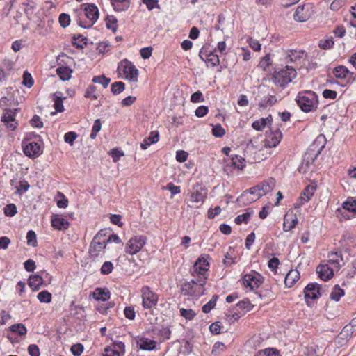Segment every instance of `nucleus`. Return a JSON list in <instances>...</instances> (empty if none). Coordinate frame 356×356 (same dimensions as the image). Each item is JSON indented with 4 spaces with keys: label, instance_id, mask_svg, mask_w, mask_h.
I'll list each match as a JSON object with an SVG mask.
<instances>
[{
    "label": "nucleus",
    "instance_id": "c85d7f7f",
    "mask_svg": "<svg viewBox=\"0 0 356 356\" xmlns=\"http://www.w3.org/2000/svg\"><path fill=\"white\" fill-rule=\"evenodd\" d=\"M43 283V279L38 275L30 276L29 279V285L33 290L37 291Z\"/></svg>",
    "mask_w": 356,
    "mask_h": 356
},
{
    "label": "nucleus",
    "instance_id": "9b49d317",
    "mask_svg": "<svg viewBox=\"0 0 356 356\" xmlns=\"http://www.w3.org/2000/svg\"><path fill=\"white\" fill-rule=\"evenodd\" d=\"M142 298L144 308L151 309L157 302L158 296L149 287L145 286L142 289Z\"/></svg>",
    "mask_w": 356,
    "mask_h": 356
},
{
    "label": "nucleus",
    "instance_id": "9d476101",
    "mask_svg": "<svg viewBox=\"0 0 356 356\" xmlns=\"http://www.w3.org/2000/svg\"><path fill=\"white\" fill-rule=\"evenodd\" d=\"M321 286L316 283H309L305 288V298L308 306L310 307L312 301L321 296Z\"/></svg>",
    "mask_w": 356,
    "mask_h": 356
},
{
    "label": "nucleus",
    "instance_id": "cd10ccee",
    "mask_svg": "<svg viewBox=\"0 0 356 356\" xmlns=\"http://www.w3.org/2000/svg\"><path fill=\"white\" fill-rule=\"evenodd\" d=\"M93 298L97 300L106 301L110 298V291L106 288H97L93 292Z\"/></svg>",
    "mask_w": 356,
    "mask_h": 356
},
{
    "label": "nucleus",
    "instance_id": "412c9836",
    "mask_svg": "<svg viewBox=\"0 0 356 356\" xmlns=\"http://www.w3.org/2000/svg\"><path fill=\"white\" fill-rule=\"evenodd\" d=\"M304 52L303 51H297L296 50H289L285 52L284 56L283 57V60L286 63H296L302 58Z\"/></svg>",
    "mask_w": 356,
    "mask_h": 356
},
{
    "label": "nucleus",
    "instance_id": "338daca9",
    "mask_svg": "<svg viewBox=\"0 0 356 356\" xmlns=\"http://www.w3.org/2000/svg\"><path fill=\"white\" fill-rule=\"evenodd\" d=\"M188 153L184 150H179L177 152L176 159L179 162H184L188 158Z\"/></svg>",
    "mask_w": 356,
    "mask_h": 356
},
{
    "label": "nucleus",
    "instance_id": "ddd939ff",
    "mask_svg": "<svg viewBox=\"0 0 356 356\" xmlns=\"http://www.w3.org/2000/svg\"><path fill=\"white\" fill-rule=\"evenodd\" d=\"M24 153L30 158L38 157L42 154L40 145L35 142H22Z\"/></svg>",
    "mask_w": 356,
    "mask_h": 356
},
{
    "label": "nucleus",
    "instance_id": "09e8293b",
    "mask_svg": "<svg viewBox=\"0 0 356 356\" xmlns=\"http://www.w3.org/2000/svg\"><path fill=\"white\" fill-rule=\"evenodd\" d=\"M113 269V265L111 261H105L101 267V273L103 275L110 274Z\"/></svg>",
    "mask_w": 356,
    "mask_h": 356
},
{
    "label": "nucleus",
    "instance_id": "774afa93",
    "mask_svg": "<svg viewBox=\"0 0 356 356\" xmlns=\"http://www.w3.org/2000/svg\"><path fill=\"white\" fill-rule=\"evenodd\" d=\"M191 101L194 103L200 102L204 101L202 93L200 91H197L192 94L191 96Z\"/></svg>",
    "mask_w": 356,
    "mask_h": 356
},
{
    "label": "nucleus",
    "instance_id": "423d86ee",
    "mask_svg": "<svg viewBox=\"0 0 356 356\" xmlns=\"http://www.w3.org/2000/svg\"><path fill=\"white\" fill-rule=\"evenodd\" d=\"M188 195V207L192 209H199L205 201L207 196V191L200 186H196L193 187L192 192Z\"/></svg>",
    "mask_w": 356,
    "mask_h": 356
},
{
    "label": "nucleus",
    "instance_id": "4d7b16f0",
    "mask_svg": "<svg viewBox=\"0 0 356 356\" xmlns=\"http://www.w3.org/2000/svg\"><path fill=\"white\" fill-rule=\"evenodd\" d=\"M212 133L216 137L221 138L225 134V131L220 124H218L213 127Z\"/></svg>",
    "mask_w": 356,
    "mask_h": 356
},
{
    "label": "nucleus",
    "instance_id": "dca6fc26",
    "mask_svg": "<svg viewBox=\"0 0 356 356\" xmlns=\"http://www.w3.org/2000/svg\"><path fill=\"white\" fill-rule=\"evenodd\" d=\"M325 143V137L323 136H319L316 138L313 144L309 147L307 154H309L310 153L313 154L312 152H314V156L312 159L313 161L321 154L322 149L324 147Z\"/></svg>",
    "mask_w": 356,
    "mask_h": 356
},
{
    "label": "nucleus",
    "instance_id": "7ed1b4c3",
    "mask_svg": "<svg viewBox=\"0 0 356 356\" xmlns=\"http://www.w3.org/2000/svg\"><path fill=\"white\" fill-rule=\"evenodd\" d=\"M297 72L294 67L288 65L284 69L275 71L273 81L278 86L284 87L296 77Z\"/></svg>",
    "mask_w": 356,
    "mask_h": 356
},
{
    "label": "nucleus",
    "instance_id": "0eeeda50",
    "mask_svg": "<svg viewBox=\"0 0 356 356\" xmlns=\"http://www.w3.org/2000/svg\"><path fill=\"white\" fill-rule=\"evenodd\" d=\"M81 9L83 10L86 17L90 20L89 23H84L79 21V25L84 29H88L97 22L99 18V9L94 3H83L81 5Z\"/></svg>",
    "mask_w": 356,
    "mask_h": 356
},
{
    "label": "nucleus",
    "instance_id": "a19ab883",
    "mask_svg": "<svg viewBox=\"0 0 356 356\" xmlns=\"http://www.w3.org/2000/svg\"><path fill=\"white\" fill-rule=\"evenodd\" d=\"M124 88L125 85L123 82H114L111 84V92L113 95H118L124 90Z\"/></svg>",
    "mask_w": 356,
    "mask_h": 356
},
{
    "label": "nucleus",
    "instance_id": "39448f33",
    "mask_svg": "<svg viewBox=\"0 0 356 356\" xmlns=\"http://www.w3.org/2000/svg\"><path fill=\"white\" fill-rule=\"evenodd\" d=\"M106 232L100 230L93 238L89 248V254L91 258L95 259L105 249L106 243Z\"/></svg>",
    "mask_w": 356,
    "mask_h": 356
},
{
    "label": "nucleus",
    "instance_id": "f3484780",
    "mask_svg": "<svg viewBox=\"0 0 356 356\" xmlns=\"http://www.w3.org/2000/svg\"><path fill=\"white\" fill-rule=\"evenodd\" d=\"M316 273L318 274V277L324 281L329 280L333 275V269L327 264H319L316 267Z\"/></svg>",
    "mask_w": 356,
    "mask_h": 356
},
{
    "label": "nucleus",
    "instance_id": "5fc2aeb1",
    "mask_svg": "<svg viewBox=\"0 0 356 356\" xmlns=\"http://www.w3.org/2000/svg\"><path fill=\"white\" fill-rule=\"evenodd\" d=\"M83 351V346L81 343L74 344L71 347V352L74 356H80Z\"/></svg>",
    "mask_w": 356,
    "mask_h": 356
},
{
    "label": "nucleus",
    "instance_id": "f257e3e1",
    "mask_svg": "<svg viewBox=\"0 0 356 356\" xmlns=\"http://www.w3.org/2000/svg\"><path fill=\"white\" fill-rule=\"evenodd\" d=\"M296 102L304 112H310L316 109L318 98L316 93L312 90H304L298 92Z\"/></svg>",
    "mask_w": 356,
    "mask_h": 356
},
{
    "label": "nucleus",
    "instance_id": "aec40b11",
    "mask_svg": "<svg viewBox=\"0 0 356 356\" xmlns=\"http://www.w3.org/2000/svg\"><path fill=\"white\" fill-rule=\"evenodd\" d=\"M137 346L142 350H152L156 348V341L148 338L140 337L136 341Z\"/></svg>",
    "mask_w": 356,
    "mask_h": 356
},
{
    "label": "nucleus",
    "instance_id": "37998d69",
    "mask_svg": "<svg viewBox=\"0 0 356 356\" xmlns=\"http://www.w3.org/2000/svg\"><path fill=\"white\" fill-rule=\"evenodd\" d=\"M102 123L99 119H97L92 126V132L90 134V138L95 139L97 135V133L101 130Z\"/></svg>",
    "mask_w": 356,
    "mask_h": 356
},
{
    "label": "nucleus",
    "instance_id": "1a4fd4ad",
    "mask_svg": "<svg viewBox=\"0 0 356 356\" xmlns=\"http://www.w3.org/2000/svg\"><path fill=\"white\" fill-rule=\"evenodd\" d=\"M147 238L144 236H134L131 237L125 246V252L129 254L138 253L144 246Z\"/></svg>",
    "mask_w": 356,
    "mask_h": 356
},
{
    "label": "nucleus",
    "instance_id": "c756f323",
    "mask_svg": "<svg viewBox=\"0 0 356 356\" xmlns=\"http://www.w3.org/2000/svg\"><path fill=\"white\" fill-rule=\"evenodd\" d=\"M232 166L238 170H242L245 166V159L242 157L239 158L237 156H236V158L232 157L231 165L227 164L225 168V171H228Z\"/></svg>",
    "mask_w": 356,
    "mask_h": 356
},
{
    "label": "nucleus",
    "instance_id": "7c9ffc66",
    "mask_svg": "<svg viewBox=\"0 0 356 356\" xmlns=\"http://www.w3.org/2000/svg\"><path fill=\"white\" fill-rule=\"evenodd\" d=\"M341 208L344 209V210H346L348 212H350L352 216L355 217L356 216V200L348 199L343 203Z\"/></svg>",
    "mask_w": 356,
    "mask_h": 356
},
{
    "label": "nucleus",
    "instance_id": "473e14b6",
    "mask_svg": "<svg viewBox=\"0 0 356 356\" xmlns=\"http://www.w3.org/2000/svg\"><path fill=\"white\" fill-rule=\"evenodd\" d=\"M72 70L67 67H59L56 69L57 74L63 81H67L71 78Z\"/></svg>",
    "mask_w": 356,
    "mask_h": 356
},
{
    "label": "nucleus",
    "instance_id": "79ce46f5",
    "mask_svg": "<svg viewBox=\"0 0 356 356\" xmlns=\"http://www.w3.org/2000/svg\"><path fill=\"white\" fill-rule=\"evenodd\" d=\"M351 213L346 211V210H344V209L339 208L336 211V215L337 218L340 220H349L350 218H352V215H350Z\"/></svg>",
    "mask_w": 356,
    "mask_h": 356
},
{
    "label": "nucleus",
    "instance_id": "864d4df0",
    "mask_svg": "<svg viewBox=\"0 0 356 356\" xmlns=\"http://www.w3.org/2000/svg\"><path fill=\"white\" fill-rule=\"evenodd\" d=\"M59 22L62 27L66 28L70 23V15L66 13L60 14L59 16Z\"/></svg>",
    "mask_w": 356,
    "mask_h": 356
},
{
    "label": "nucleus",
    "instance_id": "72a5a7b5",
    "mask_svg": "<svg viewBox=\"0 0 356 356\" xmlns=\"http://www.w3.org/2000/svg\"><path fill=\"white\" fill-rule=\"evenodd\" d=\"M298 222V219L296 217L292 218L291 219L289 218L288 215L285 216L283 224V229L284 232H289L293 228L295 227Z\"/></svg>",
    "mask_w": 356,
    "mask_h": 356
},
{
    "label": "nucleus",
    "instance_id": "c03bdc74",
    "mask_svg": "<svg viewBox=\"0 0 356 356\" xmlns=\"http://www.w3.org/2000/svg\"><path fill=\"white\" fill-rule=\"evenodd\" d=\"M27 243L29 245L35 247L37 245V238L35 232L30 230L26 235Z\"/></svg>",
    "mask_w": 356,
    "mask_h": 356
},
{
    "label": "nucleus",
    "instance_id": "f704fd0d",
    "mask_svg": "<svg viewBox=\"0 0 356 356\" xmlns=\"http://www.w3.org/2000/svg\"><path fill=\"white\" fill-rule=\"evenodd\" d=\"M333 73L337 78L343 79L348 76L349 71L346 67L340 65L334 69Z\"/></svg>",
    "mask_w": 356,
    "mask_h": 356
},
{
    "label": "nucleus",
    "instance_id": "b1692460",
    "mask_svg": "<svg viewBox=\"0 0 356 356\" xmlns=\"http://www.w3.org/2000/svg\"><path fill=\"white\" fill-rule=\"evenodd\" d=\"M272 121H273V118L270 115H269L266 118H262L258 120L254 121L252 123V126L257 131H262L268 124H271Z\"/></svg>",
    "mask_w": 356,
    "mask_h": 356
},
{
    "label": "nucleus",
    "instance_id": "ea45409f",
    "mask_svg": "<svg viewBox=\"0 0 356 356\" xmlns=\"http://www.w3.org/2000/svg\"><path fill=\"white\" fill-rule=\"evenodd\" d=\"M110 81L111 79L109 78H106L104 75L95 76L92 79L93 83L101 84L104 88L108 86Z\"/></svg>",
    "mask_w": 356,
    "mask_h": 356
},
{
    "label": "nucleus",
    "instance_id": "5701e85b",
    "mask_svg": "<svg viewBox=\"0 0 356 356\" xmlns=\"http://www.w3.org/2000/svg\"><path fill=\"white\" fill-rule=\"evenodd\" d=\"M159 133L156 131H152L149 137L145 138L140 143V147L143 149H147L152 144L156 143L159 141Z\"/></svg>",
    "mask_w": 356,
    "mask_h": 356
},
{
    "label": "nucleus",
    "instance_id": "c9c22d12",
    "mask_svg": "<svg viewBox=\"0 0 356 356\" xmlns=\"http://www.w3.org/2000/svg\"><path fill=\"white\" fill-rule=\"evenodd\" d=\"M253 305L250 303L248 299H244L242 301L238 302L236 306V309L238 312L240 310L246 309L247 312H249L253 309Z\"/></svg>",
    "mask_w": 356,
    "mask_h": 356
},
{
    "label": "nucleus",
    "instance_id": "4468645a",
    "mask_svg": "<svg viewBox=\"0 0 356 356\" xmlns=\"http://www.w3.org/2000/svg\"><path fill=\"white\" fill-rule=\"evenodd\" d=\"M17 111V109H15L14 111L5 109L1 117V121L5 124L7 129L11 131H14L18 124L15 118Z\"/></svg>",
    "mask_w": 356,
    "mask_h": 356
},
{
    "label": "nucleus",
    "instance_id": "a878e982",
    "mask_svg": "<svg viewBox=\"0 0 356 356\" xmlns=\"http://www.w3.org/2000/svg\"><path fill=\"white\" fill-rule=\"evenodd\" d=\"M281 138V131H276L275 133H272V134L266 140V146L275 147L280 143Z\"/></svg>",
    "mask_w": 356,
    "mask_h": 356
},
{
    "label": "nucleus",
    "instance_id": "2f4dec72",
    "mask_svg": "<svg viewBox=\"0 0 356 356\" xmlns=\"http://www.w3.org/2000/svg\"><path fill=\"white\" fill-rule=\"evenodd\" d=\"M62 95L61 92H56L54 94V108L56 112H63L64 111Z\"/></svg>",
    "mask_w": 356,
    "mask_h": 356
},
{
    "label": "nucleus",
    "instance_id": "4c0bfd02",
    "mask_svg": "<svg viewBox=\"0 0 356 356\" xmlns=\"http://www.w3.org/2000/svg\"><path fill=\"white\" fill-rule=\"evenodd\" d=\"M344 296V291L341 289L339 285L334 286L332 291L330 295V298L332 300L338 301L339 298Z\"/></svg>",
    "mask_w": 356,
    "mask_h": 356
},
{
    "label": "nucleus",
    "instance_id": "f8f14e48",
    "mask_svg": "<svg viewBox=\"0 0 356 356\" xmlns=\"http://www.w3.org/2000/svg\"><path fill=\"white\" fill-rule=\"evenodd\" d=\"M209 263L204 259H199L193 265L191 269V275L193 277L200 279V276L207 277L209 270Z\"/></svg>",
    "mask_w": 356,
    "mask_h": 356
},
{
    "label": "nucleus",
    "instance_id": "e433bc0d",
    "mask_svg": "<svg viewBox=\"0 0 356 356\" xmlns=\"http://www.w3.org/2000/svg\"><path fill=\"white\" fill-rule=\"evenodd\" d=\"M11 332L18 334L19 336H24L26 334V328L22 323L14 324L10 327Z\"/></svg>",
    "mask_w": 356,
    "mask_h": 356
},
{
    "label": "nucleus",
    "instance_id": "e2e57ef3",
    "mask_svg": "<svg viewBox=\"0 0 356 356\" xmlns=\"http://www.w3.org/2000/svg\"><path fill=\"white\" fill-rule=\"evenodd\" d=\"M269 60H270V56H269V54H266L260 60V62L259 63V67H261V69H263L264 70H266V68L270 65Z\"/></svg>",
    "mask_w": 356,
    "mask_h": 356
},
{
    "label": "nucleus",
    "instance_id": "6e6552de",
    "mask_svg": "<svg viewBox=\"0 0 356 356\" xmlns=\"http://www.w3.org/2000/svg\"><path fill=\"white\" fill-rule=\"evenodd\" d=\"M118 71H122L126 79L134 83L138 81V70L132 63L127 59L122 60L119 63Z\"/></svg>",
    "mask_w": 356,
    "mask_h": 356
},
{
    "label": "nucleus",
    "instance_id": "bb28decb",
    "mask_svg": "<svg viewBox=\"0 0 356 356\" xmlns=\"http://www.w3.org/2000/svg\"><path fill=\"white\" fill-rule=\"evenodd\" d=\"M300 278V273L297 270H290L285 277L284 283L291 287Z\"/></svg>",
    "mask_w": 356,
    "mask_h": 356
},
{
    "label": "nucleus",
    "instance_id": "8fccbe9b",
    "mask_svg": "<svg viewBox=\"0 0 356 356\" xmlns=\"http://www.w3.org/2000/svg\"><path fill=\"white\" fill-rule=\"evenodd\" d=\"M251 213L250 212H246L243 214H241V215H238L234 220L235 222L237 224V225H240L243 222L247 223L249 220H250V218L251 216Z\"/></svg>",
    "mask_w": 356,
    "mask_h": 356
},
{
    "label": "nucleus",
    "instance_id": "393cba45",
    "mask_svg": "<svg viewBox=\"0 0 356 356\" xmlns=\"http://www.w3.org/2000/svg\"><path fill=\"white\" fill-rule=\"evenodd\" d=\"M110 1L115 11L121 12L128 9L131 0H110Z\"/></svg>",
    "mask_w": 356,
    "mask_h": 356
},
{
    "label": "nucleus",
    "instance_id": "13d9d810",
    "mask_svg": "<svg viewBox=\"0 0 356 356\" xmlns=\"http://www.w3.org/2000/svg\"><path fill=\"white\" fill-rule=\"evenodd\" d=\"M77 138V134L75 132L70 131L65 134L64 140L65 142L69 143L70 145H72L74 141Z\"/></svg>",
    "mask_w": 356,
    "mask_h": 356
},
{
    "label": "nucleus",
    "instance_id": "de8ad7c7",
    "mask_svg": "<svg viewBox=\"0 0 356 356\" xmlns=\"http://www.w3.org/2000/svg\"><path fill=\"white\" fill-rule=\"evenodd\" d=\"M205 62L207 66L210 65L211 67H215L220 63L218 56L216 54H210Z\"/></svg>",
    "mask_w": 356,
    "mask_h": 356
},
{
    "label": "nucleus",
    "instance_id": "a18cd8bd",
    "mask_svg": "<svg viewBox=\"0 0 356 356\" xmlns=\"http://www.w3.org/2000/svg\"><path fill=\"white\" fill-rule=\"evenodd\" d=\"M37 297L41 302H49L51 300V294L47 291L40 292Z\"/></svg>",
    "mask_w": 356,
    "mask_h": 356
},
{
    "label": "nucleus",
    "instance_id": "0e129e2a",
    "mask_svg": "<svg viewBox=\"0 0 356 356\" xmlns=\"http://www.w3.org/2000/svg\"><path fill=\"white\" fill-rule=\"evenodd\" d=\"M208 111H209V108L207 106H200L196 109L195 113L197 117L201 118V117H204V115H206L208 113Z\"/></svg>",
    "mask_w": 356,
    "mask_h": 356
},
{
    "label": "nucleus",
    "instance_id": "69168bd1",
    "mask_svg": "<svg viewBox=\"0 0 356 356\" xmlns=\"http://www.w3.org/2000/svg\"><path fill=\"white\" fill-rule=\"evenodd\" d=\"M28 351L31 356H40V350L37 345L31 344L28 347Z\"/></svg>",
    "mask_w": 356,
    "mask_h": 356
},
{
    "label": "nucleus",
    "instance_id": "680f3d73",
    "mask_svg": "<svg viewBox=\"0 0 356 356\" xmlns=\"http://www.w3.org/2000/svg\"><path fill=\"white\" fill-rule=\"evenodd\" d=\"M279 264V259L276 257H273L269 260L268 266L272 271L276 272Z\"/></svg>",
    "mask_w": 356,
    "mask_h": 356
},
{
    "label": "nucleus",
    "instance_id": "a211bd4d",
    "mask_svg": "<svg viewBox=\"0 0 356 356\" xmlns=\"http://www.w3.org/2000/svg\"><path fill=\"white\" fill-rule=\"evenodd\" d=\"M315 190L316 186L312 185L307 186L304 191L301 193V195L299 198L298 202L296 203V207H300L304 203L307 202L314 195Z\"/></svg>",
    "mask_w": 356,
    "mask_h": 356
},
{
    "label": "nucleus",
    "instance_id": "20e7f679",
    "mask_svg": "<svg viewBox=\"0 0 356 356\" xmlns=\"http://www.w3.org/2000/svg\"><path fill=\"white\" fill-rule=\"evenodd\" d=\"M275 185V179L270 178L266 181H264L262 184L257 185L254 187L250 188L248 191H245L241 196L243 199L249 193L253 195H255V198H252L251 202H254L261 196L271 191Z\"/></svg>",
    "mask_w": 356,
    "mask_h": 356
},
{
    "label": "nucleus",
    "instance_id": "58836bf2",
    "mask_svg": "<svg viewBox=\"0 0 356 356\" xmlns=\"http://www.w3.org/2000/svg\"><path fill=\"white\" fill-rule=\"evenodd\" d=\"M106 20V25L108 29H111L113 32H115L117 30V22L118 20L113 15H108Z\"/></svg>",
    "mask_w": 356,
    "mask_h": 356
},
{
    "label": "nucleus",
    "instance_id": "4be33fe9",
    "mask_svg": "<svg viewBox=\"0 0 356 356\" xmlns=\"http://www.w3.org/2000/svg\"><path fill=\"white\" fill-rule=\"evenodd\" d=\"M243 280L245 286H249L251 290L257 289L261 284V281L259 278L250 274L245 275Z\"/></svg>",
    "mask_w": 356,
    "mask_h": 356
},
{
    "label": "nucleus",
    "instance_id": "603ef678",
    "mask_svg": "<svg viewBox=\"0 0 356 356\" xmlns=\"http://www.w3.org/2000/svg\"><path fill=\"white\" fill-rule=\"evenodd\" d=\"M22 84L28 88H31L33 85V79L31 74L27 72L24 73Z\"/></svg>",
    "mask_w": 356,
    "mask_h": 356
},
{
    "label": "nucleus",
    "instance_id": "f03ea898",
    "mask_svg": "<svg viewBox=\"0 0 356 356\" xmlns=\"http://www.w3.org/2000/svg\"><path fill=\"white\" fill-rule=\"evenodd\" d=\"M207 277L200 276V279L195 277L190 282H186L182 285L181 290L185 295L199 297L204 294V286L207 283Z\"/></svg>",
    "mask_w": 356,
    "mask_h": 356
},
{
    "label": "nucleus",
    "instance_id": "6e6d98bb",
    "mask_svg": "<svg viewBox=\"0 0 356 356\" xmlns=\"http://www.w3.org/2000/svg\"><path fill=\"white\" fill-rule=\"evenodd\" d=\"M17 213V207L14 204H10L4 208V213L7 216H13Z\"/></svg>",
    "mask_w": 356,
    "mask_h": 356
},
{
    "label": "nucleus",
    "instance_id": "49530a36",
    "mask_svg": "<svg viewBox=\"0 0 356 356\" xmlns=\"http://www.w3.org/2000/svg\"><path fill=\"white\" fill-rule=\"evenodd\" d=\"M277 99L273 95H268L260 103L261 107H267L275 104Z\"/></svg>",
    "mask_w": 356,
    "mask_h": 356
},
{
    "label": "nucleus",
    "instance_id": "2eb2a0df",
    "mask_svg": "<svg viewBox=\"0 0 356 356\" xmlns=\"http://www.w3.org/2000/svg\"><path fill=\"white\" fill-rule=\"evenodd\" d=\"M312 14V7L310 4H305L297 8L294 19L299 22H305L309 19Z\"/></svg>",
    "mask_w": 356,
    "mask_h": 356
},
{
    "label": "nucleus",
    "instance_id": "6ab92c4d",
    "mask_svg": "<svg viewBox=\"0 0 356 356\" xmlns=\"http://www.w3.org/2000/svg\"><path fill=\"white\" fill-rule=\"evenodd\" d=\"M51 224L54 229L58 230H65L69 227V222L67 220L55 214L51 216Z\"/></svg>",
    "mask_w": 356,
    "mask_h": 356
},
{
    "label": "nucleus",
    "instance_id": "bf43d9fd",
    "mask_svg": "<svg viewBox=\"0 0 356 356\" xmlns=\"http://www.w3.org/2000/svg\"><path fill=\"white\" fill-rule=\"evenodd\" d=\"M334 45V40L332 38L326 39L325 40H321L319 42V47L323 49H327L332 47Z\"/></svg>",
    "mask_w": 356,
    "mask_h": 356
},
{
    "label": "nucleus",
    "instance_id": "052dcab7",
    "mask_svg": "<svg viewBox=\"0 0 356 356\" xmlns=\"http://www.w3.org/2000/svg\"><path fill=\"white\" fill-rule=\"evenodd\" d=\"M58 196L61 197V200L57 201V206L59 208H66L68 204V200L61 192H58Z\"/></svg>",
    "mask_w": 356,
    "mask_h": 356
},
{
    "label": "nucleus",
    "instance_id": "3c124183",
    "mask_svg": "<svg viewBox=\"0 0 356 356\" xmlns=\"http://www.w3.org/2000/svg\"><path fill=\"white\" fill-rule=\"evenodd\" d=\"M218 296L215 295L212 299L202 307V312H210L216 305Z\"/></svg>",
    "mask_w": 356,
    "mask_h": 356
}]
</instances>
